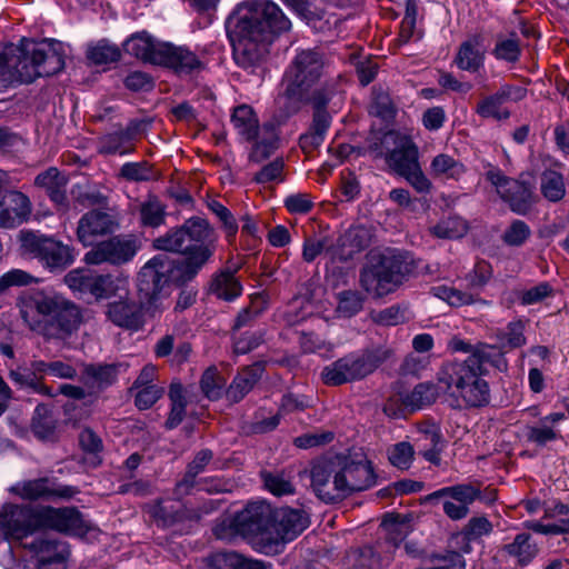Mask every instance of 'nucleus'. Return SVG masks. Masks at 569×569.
Here are the masks:
<instances>
[{
	"label": "nucleus",
	"mask_w": 569,
	"mask_h": 569,
	"mask_svg": "<svg viewBox=\"0 0 569 569\" xmlns=\"http://www.w3.org/2000/svg\"><path fill=\"white\" fill-rule=\"evenodd\" d=\"M309 525L308 515L300 509H274L266 501L248 503L230 520L217 525L218 539L229 538L231 530L249 539L253 549L266 556L279 555L288 542L296 539Z\"/></svg>",
	"instance_id": "f257e3e1"
},
{
	"label": "nucleus",
	"mask_w": 569,
	"mask_h": 569,
	"mask_svg": "<svg viewBox=\"0 0 569 569\" xmlns=\"http://www.w3.org/2000/svg\"><path fill=\"white\" fill-rule=\"evenodd\" d=\"M290 27V20L272 1L253 0L239 4L226 22L236 63L253 70L267 57L274 39Z\"/></svg>",
	"instance_id": "f03ea898"
},
{
	"label": "nucleus",
	"mask_w": 569,
	"mask_h": 569,
	"mask_svg": "<svg viewBox=\"0 0 569 569\" xmlns=\"http://www.w3.org/2000/svg\"><path fill=\"white\" fill-rule=\"evenodd\" d=\"M452 352L469 353L462 361H452L442 367L438 380L446 385L452 396L460 397L468 407H481L489 402V386L482 377L490 365L500 372L508 369V361L493 345L477 342L471 345L458 337L448 342Z\"/></svg>",
	"instance_id": "7ed1b4c3"
},
{
	"label": "nucleus",
	"mask_w": 569,
	"mask_h": 569,
	"mask_svg": "<svg viewBox=\"0 0 569 569\" xmlns=\"http://www.w3.org/2000/svg\"><path fill=\"white\" fill-rule=\"evenodd\" d=\"M17 305L28 327L49 339L63 340L81 323L80 309L53 291H26Z\"/></svg>",
	"instance_id": "20e7f679"
},
{
	"label": "nucleus",
	"mask_w": 569,
	"mask_h": 569,
	"mask_svg": "<svg viewBox=\"0 0 569 569\" xmlns=\"http://www.w3.org/2000/svg\"><path fill=\"white\" fill-rule=\"evenodd\" d=\"M64 67L62 44L57 40L41 42L22 40L0 53V81L31 83L39 77H50Z\"/></svg>",
	"instance_id": "39448f33"
},
{
	"label": "nucleus",
	"mask_w": 569,
	"mask_h": 569,
	"mask_svg": "<svg viewBox=\"0 0 569 569\" xmlns=\"http://www.w3.org/2000/svg\"><path fill=\"white\" fill-rule=\"evenodd\" d=\"M53 529L79 535L86 531L81 512L73 507L31 508L6 505L0 510V530L7 539L21 540L38 530Z\"/></svg>",
	"instance_id": "423d86ee"
},
{
	"label": "nucleus",
	"mask_w": 569,
	"mask_h": 569,
	"mask_svg": "<svg viewBox=\"0 0 569 569\" xmlns=\"http://www.w3.org/2000/svg\"><path fill=\"white\" fill-rule=\"evenodd\" d=\"M153 247L161 252L141 268L137 278L139 295L148 302L160 297L173 279L178 268V230L172 228L154 239Z\"/></svg>",
	"instance_id": "0eeeda50"
},
{
	"label": "nucleus",
	"mask_w": 569,
	"mask_h": 569,
	"mask_svg": "<svg viewBox=\"0 0 569 569\" xmlns=\"http://www.w3.org/2000/svg\"><path fill=\"white\" fill-rule=\"evenodd\" d=\"M413 269L415 262L407 253L382 254L377 263L361 270L360 283L367 292L383 297L402 284Z\"/></svg>",
	"instance_id": "6e6552de"
},
{
	"label": "nucleus",
	"mask_w": 569,
	"mask_h": 569,
	"mask_svg": "<svg viewBox=\"0 0 569 569\" xmlns=\"http://www.w3.org/2000/svg\"><path fill=\"white\" fill-rule=\"evenodd\" d=\"M392 350L382 346L349 353L323 368L321 378L328 386H340L365 379L392 356Z\"/></svg>",
	"instance_id": "1a4fd4ad"
},
{
	"label": "nucleus",
	"mask_w": 569,
	"mask_h": 569,
	"mask_svg": "<svg viewBox=\"0 0 569 569\" xmlns=\"http://www.w3.org/2000/svg\"><path fill=\"white\" fill-rule=\"evenodd\" d=\"M326 61L322 52L316 49H305L297 52L283 74V96L293 101L307 97L325 77Z\"/></svg>",
	"instance_id": "9d476101"
},
{
	"label": "nucleus",
	"mask_w": 569,
	"mask_h": 569,
	"mask_svg": "<svg viewBox=\"0 0 569 569\" xmlns=\"http://www.w3.org/2000/svg\"><path fill=\"white\" fill-rule=\"evenodd\" d=\"M22 254L37 259L52 273H60L74 261L73 248L52 236L39 231L21 230L19 233Z\"/></svg>",
	"instance_id": "9b49d317"
},
{
	"label": "nucleus",
	"mask_w": 569,
	"mask_h": 569,
	"mask_svg": "<svg viewBox=\"0 0 569 569\" xmlns=\"http://www.w3.org/2000/svg\"><path fill=\"white\" fill-rule=\"evenodd\" d=\"M369 148L376 152V157H385L389 167L401 177L420 166L415 142L397 131L386 132L380 143H372Z\"/></svg>",
	"instance_id": "f8f14e48"
},
{
	"label": "nucleus",
	"mask_w": 569,
	"mask_h": 569,
	"mask_svg": "<svg viewBox=\"0 0 569 569\" xmlns=\"http://www.w3.org/2000/svg\"><path fill=\"white\" fill-rule=\"evenodd\" d=\"M486 179L496 187L500 198L517 214H528L537 201L535 186L531 182L512 179L500 169L492 168L486 172Z\"/></svg>",
	"instance_id": "ddd939ff"
},
{
	"label": "nucleus",
	"mask_w": 569,
	"mask_h": 569,
	"mask_svg": "<svg viewBox=\"0 0 569 569\" xmlns=\"http://www.w3.org/2000/svg\"><path fill=\"white\" fill-rule=\"evenodd\" d=\"M341 477L336 455L320 458L312 463L310 470L311 488L326 503L342 501L348 496Z\"/></svg>",
	"instance_id": "4468645a"
},
{
	"label": "nucleus",
	"mask_w": 569,
	"mask_h": 569,
	"mask_svg": "<svg viewBox=\"0 0 569 569\" xmlns=\"http://www.w3.org/2000/svg\"><path fill=\"white\" fill-rule=\"evenodd\" d=\"M138 244L136 239L126 236H114L108 240L98 242L84 256L90 264H123L130 261L137 253Z\"/></svg>",
	"instance_id": "2eb2a0df"
},
{
	"label": "nucleus",
	"mask_w": 569,
	"mask_h": 569,
	"mask_svg": "<svg viewBox=\"0 0 569 569\" xmlns=\"http://www.w3.org/2000/svg\"><path fill=\"white\" fill-rule=\"evenodd\" d=\"M336 458L341 468V478L348 497L376 485L377 476L366 457L357 459L351 455H336Z\"/></svg>",
	"instance_id": "dca6fc26"
},
{
	"label": "nucleus",
	"mask_w": 569,
	"mask_h": 569,
	"mask_svg": "<svg viewBox=\"0 0 569 569\" xmlns=\"http://www.w3.org/2000/svg\"><path fill=\"white\" fill-rule=\"evenodd\" d=\"M8 174L0 170V227L14 228L30 214V200L20 191L7 190Z\"/></svg>",
	"instance_id": "f3484780"
},
{
	"label": "nucleus",
	"mask_w": 569,
	"mask_h": 569,
	"mask_svg": "<svg viewBox=\"0 0 569 569\" xmlns=\"http://www.w3.org/2000/svg\"><path fill=\"white\" fill-rule=\"evenodd\" d=\"M12 491L26 500H69L79 493L77 487L58 483L48 477L20 482Z\"/></svg>",
	"instance_id": "a211bd4d"
},
{
	"label": "nucleus",
	"mask_w": 569,
	"mask_h": 569,
	"mask_svg": "<svg viewBox=\"0 0 569 569\" xmlns=\"http://www.w3.org/2000/svg\"><path fill=\"white\" fill-rule=\"evenodd\" d=\"M118 226L114 212L92 209L78 221L77 238L84 247H94L99 237L114 232Z\"/></svg>",
	"instance_id": "6ab92c4d"
},
{
	"label": "nucleus",
	"mask_w": 569,
	"mask_h": 569,
	"mask_svg": "<svg viewBox=\"0 0 569 569\" xmlns=\"http://www.w3.org/2000/svg\"><path fill=\"white\" fill-rule=\"evenodd\" d=\"M207 73L204 57L198 56L189 48L180 47V91L191 92L199 89L201 93H206Z\"/></svg>",
	"instance_id": "aec40b11"
},
{
	"label": "nucleus",
	"mask_w": 569,
	"mask_h": 569,
	"mask_svg": "<svg viewBox=\"0 0 569 569\" xmlns=\"http://www.w3.org/2000/svg\"><path fill=\"white\" fill-rule=\"evenodd\" d=\"M371 230L365 226H355L345 231L335 244L328 248L331 260L348 261L371 243Z\"/></svg>",
	"instance_id": "412c9836"
},
{
	"label": "nucleus",
	"mask_w": 569,
	"mask_h": 569,
	"mask_svg": "<svg viewBox=\"0 0 569 569\" xmlns=\"http://www.w3.org/2000/svg\"><path fill=\"white\" fill-rule=\"evenodd\" d=\"M69 178L56 167H50L34 178V186L44 191L58 212L67 213L70 201L67 194Z\"/></svg>",
	"instance_id": "4be33fe9"
},
{
	"label": "nucleus",
	"mask_w": 569,
	"mask_h": 569,
	"mask_svg": "<svg viewBox=\"0 0 569 569\" xmlns=\"http://www.w3.org/2000/svg\"><path fill=\"white\" fill-rule=\"evenodd\" d=\"M120 367L118 363H82L79 380L88 395L97 396L117 382Z\"/></svg>",
	"instance_id": "5701e85b"
},
{
	"label": "nucleus",
	"mask_w": 569,
	"mask_h": 569,
	"mask_svg": "<svg viewBox=\"0 0 569 569\" xmlns=\"http://www.w3.org/2000/svg\"><path fill=\"white\" fill-rule=\"evenodd\" d=\"M106 315L112 323L126 329L138 330L144 322L142 303L131 299L108 303Z\"/></svg>",
	"instance_id": "b1692460"
},
{
	"label": "nucleus",
	"mask_w": 569,
	"mask_h": 569,
	"mask_svg": "<svg viewBox=\"0 0 569 569\" xmlns=\"http://www.w3.org/2000/svg\"><path fill=\"white\" fill-rule=\"evenodd\" d=\"M37 558V569H66V560L69 556L64 542L49 539H36L30 543Z\"/></svg>",
	"instance_id": "393cba45"
},
{
	"label": "nucleus",
	"mask_w": 569,
	"mask_h": 569,
	"mask_svg": "<svg viewBox=\"0 0 569 569\" xmlns=\"http://www.w3.org/2000/svg\"><path fill=\"white\" fill-rule=\"evenodd\" d=\"M146 122H131L126 129L109 132L99 139V152L103 154H127L133 151V141Z\"/></svg>",
	"instance_id": "a878e982"
},
{
	"label": "nucleus",
	"mask_w": 569,
	"mask_h": 569,
	"mask_svg": "<svg viewBox=\"0 0 569 569\" xmlns=\"http://www.w3.org/2000/svg\"><path fill=\"white\" fill-rule=\"evenodd\" d=\"M212 254L210 246H187L180 249V286L191 282Z\"/></svg>",
	"instance_id": "bb28decb"
},
{
	"label": "nucleus",
	"mask_w": 569,
	"mask_h": 569,
	"mask_svg": "<svg viewBox=\"0 0 569 569\" xmlns=\"http://www.w3.org/2000/svg\"><path fill=\"white\" fill-rule=\"evenodd\" d=\"M341 91V77H329L320 82L319 87H313L307 92V97L295 99V103H310L313 108V114L322 112L329 114L326 110L328 103Z\"/></svg>",
	"instance_id": "cd10ccee"
},
{
	"label": "nucleus",
	"mask_w": 569,
	"mask_h": 569,
	"mask_svg": "<svg viewBox=\"0 0 569 569\" xmlns=\"http://www.w3.org/2000/svg\"><path fill=\"white\" fill-rule=\"evenodd\" d=\"M239 266L227 267L212 274L209 292L218 299L233 301L242 293V284L236 277Z\"/></svg>",
	"instance_id": "c85d7f7f"
},
{
	"label": "nucleus",
	"mask_w": 569,
	"mask_h": 569,
	"mask_svg": "<svg viewBox=\"0 0 569 569\" xmlns=\"http://www.w3.org/2000/svg\"><path fill=\"white\" fill-rule=\"evenodd\" d=\"M480 496V488L471 482L459 483L441 488L425 497L426 502H435L442 498H450L461 505L469 507Z\"/></svg>",
	"instance_id": "c756f323"
},
{
	"label": "nucleus",
	"mask_w": 569,
	"mask_h": 569,
	"mask_svg": "<svg viewBox=\"0 0 569 569\" xmlns=\"http://www.w3.org/2000/svg\"><path fill=\"white\" fill-rule=\"evenodd\" d=\"M213 229L202 217H191L180 226V246L183 241L194 242L193 246H210Z\"/></svg>",
	"instance_id": "7c9ffc66"
},
{
	"label": "nucleus",
	"mask_w": 569,
	"mask_h": 569,
	"mask_svg": "<svg viewBox=\"0 0 569 569\" xmlns=\"http://www.w3.org/2000/svg\"><path fill=\"white\" fill-rule=\"evenodd\" d=\"M261 369L258 367H246L232 380L227 389V398L231 402H239L252 390L261 377Z\"/></svg>",
	"instance_id": "2f4dec72"
},
{
	"label": "nucleus",
	"mask_w": 569,
	"mask_h": 569,
	"mask_svg": "<svg viewBox=\"0 0 569 569\" xmlns=\"http://www.w3.org/2000/svg\"><path fill=\"white\" fill-rule=\"evenodd\" d=\"M502 550L508 556L516 558L517 563L521 567L530 563L539 551L531 535L527 532L518 533L512 542L503 546Z\"/></svg>",
	"instance_id": "473e14b6"
},
{
	"label": "nucleus",
	"mask_w": 569,
	"mask_h": 569,
	"mask_svg": "<svg viewBox=\"0 0 569 569\" xmlns=\"http://www.w3.org/2000/svg\"><path fill=\"white\" fill-rule=\"evenodd\" d=\"M330 114L322 112L313 114L309 131L301 134L299 138V146L305 153L316 150L322 143L330 126Z\"/></svg>",
	"instance_id": "72a5a7b5"
},
{
	"label": "nucleus",
	"mask_w": 569,
	"mask_h": 569,
	"mask_svg": "<svg viewBox=\"0 0 569 569\" xmlns=\"http://www.w3.org/2000/svg\"><path fill=\"white\" fill-rule=\"evenodd\" d=\"M58 420L50 406L40 403L36 407L32 419L31 430L33 435L41 440L53 439Z\"/></svg>",
	"instance_id": "f704fd0d"
},
{
	"label": "nucleus",
	"mask_w": 569,
	"mask_h": 569,
	"mask_svg": "<svg viewBox=\"0 0 569 569\" xmlns=\"http://www.w3.org/2000/svg\"><path fill=\"white\" fill-rule=\"evenodd\" d=\"M439 388L432 382L418 383L409 393L402 397V403L410 411L422 409L436 402Z\"/></svg>",
	"instance_id": "c9c22d12"
},
{
	"label": "nucleus",
	"mask_w": 569,
	"mask_h": 569,
	"mask_svg": "<svg viewBox=\"0 0 569 569\" xmlns=\"http://www.w3.org/2000/svg\"><path fill=\"white\" fill-rule=\"evenodd\" d=\"M231 122L246 140H253L258 134V119L251 107L241 104L233 109Z\"/></svg>",
	"instance_id": "e433bc0d"
},
{
	"label": "nucleus",
	"mask_w": 569,
	"mask_h": 569,
	"mask_svg": "<svg viewBox=\"0 0 569 569\" xmlns=\"http://www.w3.org/2000/svg\"><path fill=\"white\" fill-rule=\"evenodd\" d=\"M526 323L523 320H515L507 325L505 330L497 333L500 346H496L505 356L503 349H517L527 343L525 336Z\"/></svg>",
	"instance_id": "4c0bfd02"
},
{
	"label": "nucleus",
	"mask_w": 569,
	"mask_h": 569,
	"mask_svg": "<svg viewBox=\"0 0 569 569\" xmlns=\"http://www.w3.org/2000/svg\"><path fill=\"white\" fill-rule=\"evenodd\" d=\"M540 190L547 200L560 201L566 194L563 176L555 170H545L540 179Z\"/></svg>",
	"instance_id": "58836bf2"
},
{
	"label": "nucleus",
	"mask_w": 569,
	"mask_h": 569,
	"mask_svg": "<svg viewBox=\"0 0 569 569\" xmlns=\"http://www.w3.org/2000/svg\"><path fill=\"white\" fill-rule=\"evenodd\" d=\"M478 42L466 41L461 43L455 59L461 70L476 72L483 64V54L477 49Z\"/></svg>",
	"instance_id": "ea45409f"
},
{
	"label": "nucleus",
	"mask_w": 569,
	"mask_h": 569,
	"mask_svg": "<svg viewBox=\"0 0 569 569\" xmlns=\"http://www.w3.org/2000/svg\"><path fill=\"white\" fill-rule=\"evenodd\" d=\"M154 39L146 31L137 32L123 43L126 53L148 62L152 52Z\"/></svg>",
	"instance_id": "a19ab883"
},
{
	"label": "nucleus",
	"mask_w": 569,
	"mask_h": 569,
	"mask_svg": "<svg viewBox=\"0 0 569 569\" xmlns=\"http://www.w3.org/2000/svg\"><path fill=\"white\" fill-rule=\"evenodd\" d=\"M467 231V222L457 216L442 219L431 228V233L441 239H458L463 237Z\"/></svg>",
	"instance_id": "79ce46f5"
},
{
	"label": "nucleus",
	"mask_w": 569,
	"mask_h": 569,
	"mask_svg": "<svg viewBox=\"0 0 569 569\" xmlns=\"http://www.w3.org/2000/svg\"><path fill=\"white\" fill-rule=\"evenodd\" d=\"M153 64L163 66L172 69L173 71L178 70V51L177 48L169 42L162 41H153L152 52L150 54L149 61Z\"/></svg>",
	"instance_id": "37998d69"
},
{
	"label": "nucleus",
	"mask_w": 569,
	"mask_h": 569,
	"mask_svg": "<svg viewBox=\"0 0 569 569\" xmlns=\"http://www.w3.org/2000/svg\"><path fill=\"white\" fill-rule=\"evenodd\" d=\"M121 52L116 44L106 40L97 42L87 50V58L94 64H107L120 59Z\"/></svg>",
	"instance_id": "c03bdc74"
},
{
	"label": "nucleus",
	"mask_w": 569,
	"mask_h": 569,
	"mask_svg": "<svg viewBox=\"0 0 569 569\" xmlns=\"http://www.w3.org/2000/svg\"><path fill=\"white\" fill-rule=\"evenodd\" d=\"M178 506L174 499H160L152 509V517L158 526L170 528L176 525Z\"/></svg>",
	"instance_id": "a18cd8bd"
},
{
	"label": "nucleus",
	"mask_w": 569,
	"mask_h": 569,
	"mask_svg": "<svg viewBox=\"0 0 569 569\" xmlns=\"http://www.w3.org/2000/svg\"><path fill=\"white\" fill-rule=\"evenodd\" d=\"M431 170L436 176L458 179L465 172V167L452 157L441 153L433 158Z\"/></svg>",
	"instance_id": "49530a36"
},
{
	"label": "nucleus",
	"mask_w": 569,
	"mask_h": 569,
	"mask_svg": "<svg viewBox=\"0 0 569 569\" xmlns=\"http://www.w3.org/2000/svg\"><path fill=\"white\" fill-rule=\"evenodd\" d=\"M140 218L143 226L158 227L163 222L164 206L156 197H149L140 206Z\"/></svg>",
	"instance_id": "de8ad7c7"
},
{
	"label": "nucleus",
	"mask_w": 569,
	"mask_h": 569,
	"mask_svg": "<svg viewBox=\"0 0 569 569\" xmlns=\"http://www.w3.org/2000/svg\"><path fill=\"white\" fill-rule=\"evenodd\" d=\"M531 236L530 227L522 220H513L501 234V240L509 247H521Z\"/></svg>",
	"instance_id": "09e8293b"
},
{
	"label": "nucleus",
	"mask_w": 569,
	"mask_h": 569,
	"mask_svg": "<svg viewBox=\"0 0 569 569\" xmlns=\"http://www.w3.org/2000/svg\"><path fill=\"white\" fill-rule=\"evenodd\" d=\"M413 457L415 449L407 441L396 443L388 452L390 463L401 470L410 468Z\"/></svg>",
	"instance_id": "8fccbe9b"
},
{
	"label": "nucleus",
	"mask_w": 569,
	"mask_h": 569,
	"mask_svg": "<svg viewBox=\"0 0 569 569\" xmlns=\"http://www.w3.org/2000/svg\"><path fill=\"white\" fill-rule=\"evenodd\" d=\"M493 526L485 516L472 517L463 527L461 535L463 540L473 541L492 532Z\"/></svg>",
	"instance_id": "3c124183"
},
{
	"label": "nucleus",
	"mask_w": 569,
	"mask_h": 569,
	"mask_svg": "<svg viewBox=\"0 0 569 569\" xmlns=\"http://www.w3.org/2000/svg\"><path fill=\"white\" fill-rule=\"evenodd\" d=\"M516 296L522 306H530L539 303L546 298L552 297L553 289L549 282L543 281L529 289L517 291Z\"/></svg>",
	"instance_id": "603ef678"
},
{
	"label": "nucleus",
	"mask_w": 569,
	"mask_h": 569,
	"mask_svg": "<svg viewBox=\"0 0 569 569\" xmlns=\"http://www.w3.org/2000/svg\"><path fill=\"white\" fill-rule=\"evenodd\" d=\"M261 477L264 487L274 496L281 497L295 491L293 485L283 473L261 472Z\"/></svg>",
	"instance_id": "864d4df0"
},
{
	"label": "nucleus",
	"mask_w": 569,
	"mask_h": 569,
	"mask_svg": "<svg viewBox=\"0 0 569 569\" xmlns=\"http://www.w3.org/2000/svg\"><path fill=\"white\" fill-rule=\"evenodd\" d=\"M212 451L209 449L199 451L194 459L188 465L186 475L182 481H180V486L183 485L187 488H191L194 483V478L204 470L206 466L212 459Z\"/></svg>",
	"instance_id": "5fc2aeb1"
},
{
	"label": "nucleus",
	"mask_w": 569,
	"mask_h": 569,
	"mask_svg": "<svg viewBox=\"0 0 569 569\" xmlns=\"http://www.w3.org/2000/svg\"><path fill=\"white\" fill-rule=\"evenodd\" d=\"M71 194L74 202L82 207L103 206L107 203V197L100 191L81 184L73 186Z\"/></svg>",
	"instance_id": "6e6d98bb"
},
{
	"label": "nucleus",
	"mask_w": 569,
	"mask_h": 569,
	"mask_svg": "<svg viewBox=\"0 0 569 569\" xmlns=\"http://www.w3.org/2000/svg\"><path fill=\"white\" fill-rule=\"evenodd\" d=\"M520 53L519 40L513 33L511 38L498 40L493 49V54L497 59L508 62L518 61Z\"/></svg>",
	"instance_id": "4d7b16f0"
},
{
	"label": "nucleus",
	"mask_w": 569,
	"mask_h": 569,
	"mask_svg": "<svg viewBox=\"0 0 569 569\" xmlns=\"http://www.w3.org/2000/svg\"><path fill=\"white\" fill-rule=\"evenodd\" d=\"M284 162L282 158H276L273 161L263 166L254 176L253 181L260 184L269 182L283 181Z\"/></svg>",
	"instance_id": "13d9d810"
},
{
	"label": "nucleus",
	"mask_w": 569,
	"mask_h": 569,
	"mask_svg": "<svg viewBox=\"0 0 569 569\" xmlns=\"http://www.w3.org/2000/svg\"><path fill=\"white\" fill-rule=\"evenodd\" d=\"M120 176L129 181H148L154 177V172L146 161L128 162L121 167Z\"/></svg>",
	"instance_id": "bf43d9fd"
},
{
	"label": "nucleus",
	"mask_w": 569,
	"mask_h": 569,
	"mask_svg": "<svg viewBox=\"0 0 569 569\" xmlns=\"http://www.w3.org/2000/svg\"><path fill=\"white\" fill-rule=\"evenodd\" d=\"M200 387L207 398L211 400L219 399L222 393V379L216 368H208L200 380Z\"/></svg>",
	"instance_id": "052dcab7"
},
{
	"label": "nucleus",
	"mask_w": 569,
	"mask_h": 569,
	"mask_svg": "<svg viewBox=\"0 0 569 569\" xmlns=\"http://www.w3.org/2000/svg\"><path fill=\"white\" fill-rule=\"evenodd\" d=\"M363 306V298L355 291H342L339 293L337 311L347 318L357 315Z\"/></svg>",
	"instance_id": "680f3d73"
},
{
	"label": "nucleus",
	"mask_w": 569,
	"mask_h": 569,
	"mask_svg": "<svg viewBox=\"0 0 569 569\" xmlns=\"http://www.w3.org/2000/svg\"><path fill=\"white\" fill-rule=\"evenodd\" d=\"M526 437L528 441L542 447L549 441L556 440L559 437V433L551 426L539 420L537 426H530L527 428Z\"/></svg>",
	"instance_id": "e2e57ef3"
},
{
	"label": "nucleus",
	"mask_w": 569,
	"mask_h": 569,
	"mask_svg": "<svg viewBox=\"0 0 569 569\" xmlns=\"http://www.w3.org/2000/svg\"><path fill=\"white\" fill-rule=\"evenodd\" d=\"M38 282V278L21 269H12L0 278V287L4 290L10 287L29 286Z\"/></svg>",
	"instance_id": "0e129e2a"
},
{
	"label": "nucleus",
	"mask_w": 569,
	"mask_h": 569,
	"mask_svg": "<svg viewBox=\"0 0 569 569\" xmlns=\"http://www.w3.org/2000/svg\"><path fill=\"white\" fill-rule=\"evenodd\" d=\"M208 208L219 218L227 234L232 237L238 231L237 221L231 211L217 200L208 202Z\"/></svg>",
	"instance_id": "69168bd1"
},
{
	"label": "nucleus",
	"mask_w": 569,
	"mask_h": 569,
	"mask_svg": "<svg viewBox=\"0 0 569 569\" xmlns=\"http://www.w3.org/2000/svg\"><path fill=\"white\" fill-rule=\"evenodd\" d=\"M302 19L307 21L320 20L325 11L310 0H284Z\"/></svg>",
	"instance_id": "338daca9"
},
{
	"label": "nucleus",
	"mask_w": 569,
	"mask_h": 569,
	"mask_svg": "<svg viewBox=\"0 0 569 569\" xmlns=\"http://www.w3.org/2000/svg\"><path fill=\"white\" fill-rule=\"evenodd\" d=\"M239 553L233 551L214 552L207 558L208 569H237Z\"/></svg>",
	"instance_id": "774afa93"
}]
</instances>
